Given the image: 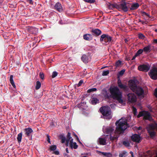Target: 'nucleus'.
Here are the masks:
<instances>
[{
  "label": "nucleus",
  "instance_id": "f257e3e1",
  "mask_svg": "<svg viewBox=\"0 0 157 157\" xmlns=\"http://www.w3.org/2000/svg\"><path fill=\"white\" fill-rule=\"evenodd\" d=\"M115 125L116 128L113 136L111 134L114 130V127H107L105 128V130L104 128H103L104 132H105L107 134H110V139L112 141H117L120 135L123 134L127 128L129 127L126 120H124L123 118L117 120L115 123Z\"/></svg>",
  "mask_w": 157,
  "mask_h": 157
},
{
  "label": "nucleus",
  "instance_id": "f03ea898",
  "mask_svg": "<svg viewBox=\"0 0 157 157\" xmlns=\"http://www.w3.org/2000/svg\"><path fill=\"white\" fill-rule=\"evenodd\" d=\"M109 94L106 89H103L102 90V94L106 99H113L117 101L120 103H122L123 100L122 99V94L118 86H111L109 89Z\"/></svg>",
  "mask_w": 157,
  "mask_h": 157
},
{
  "label": "nucleus",
  "instance_id": "7ed1b4c3",
  "mask_svg": "<svg viewBox=\"0 0 157 157\" xmlns=\"http://www.w3.org/2000/svg\"><path fill=\"white\" fill-rule=\"evenodd\" d=\"M138 81L136 78L131 79L128 82L129 88L132 91L139 97H144V91L141 86H137Z\"/></svg>",
  "mask_w": 157,
  "mask_h": 157
},
{
  "label": "nucleus",
  "instance_id": "20e7f679",
  "mask_svg": "<svg viewBox=\"0 0 157 157\" xmlns=\"http://www.w3.org/2000/svg\"><path fill=\"white\" fill-rule=\"evenodd\" d=\"M99 110L103 116L102 117L101 116V117L108 120L112 118L111 111L109 107L108 106L101 107L100 108Z\"/></svg>",
  "mask_w": 157,
  "mask_h": 157
},
{
  "label": "nucleus",
  "instance_id": "39448f33",
  "mask_svg": "<svg viewBox=\"0 0 157 157\" xmlns=\"http://www.w3.org/2000/svg\"><path fill=\"white\" fill-rule=\"evenodd\" d=\"M130 6V3L124 1L118 4V6L117 7L119 10H122L124 12H126L128 10Z\"/></svg>",
  "mask_w": 157,
  "mask_h": 157
},
{
  "label": "nucleus",
  "instance_id": "423d86ee",
  "mask_svg": "<svg viewBox=\"0 0 157 157\" xmlns=\"http://www.w3.org/2000/svg\"><path fill=\"white\" fill-rule=\"evenodd\" d=\"M144 116L145 119L150 121H153V119L150 113L148 111H140L137 115V117L139 118Z\"/></svg>",
  "mask_w": 157,
  "mask_h": 157
},
{
  "label": "nucleus",
  "instance_id": "0eeeda50",
  "mask_svg": "<svg viewBox=\"0 0 157 157\" xmlns=\"http://www.w3.org/2000/svg\"><path fill=\"white\" fill-rule=\"evenodd\" d=\"M112 37L107 34H103L102 35L100 38V41L101 42H104V44H109L111 41Z\"/></svg>",
  "mask_w": 157,
  "mask_h": 157
},
{
  "label": "nucleus",
  "instance_id": "6e6552de",
  "mask_svg": "<svg viewBox=\"0 0 157 157\" xmlns=\"http://www.w3.org/2000/svg\"><path fill=\"white\" fill-rule=\"evenodd\" d=\"M148 74L152 79H157V67H155L151 69Z\"/></svg>",
  "mask_w": 157,
  "mask_h": 157
},
{
  "label": "nucleus",
  "instance_id": "1a4fd4ad",
  "mask_svg": "<svg viewBox=\"0 0 157 157\" xmlns=\"http://www.w3.org/2000/svg\"><path fill=\"white\" fill-rule=\"evenodd\" d=\"M118 87L121 89H123L125 91H128L129 90V88L126 85L122 83L119 78H118L117 82Z\"/></svg>",
  "mask_w": 157,
  "mask_h": 157
},
{
  "label": "nucleus",
  "instance_id": "9d476101",
  "mask_svg": "<svg viewBox=\"0 0 157 157\" xmlns=\"http://www.w3.org/2000/svg\"><path fill=\"white\" fill-rule=\"evenodd\" d=\"M150 67L149 64H143L138 66V69L140 71L147 72L149 70Z\"/></svg>",
  "mask_w": 157,
  "mask_h": 157
},
{
  "label": "nucleus",
  "instance_id": "9b49d317",
  "mask_svg": "<svg viewBox=\"0 0 157 157\" xmlns=\"http://www.w3.org/2000/svg\"><path fill=\"white\" fill-rule=\"evenodd\" d=\"M128 100L131 102H134L136 101V95L133 93H129L127 94Z\"/></svg>",
  "mask_w": 157,
  "mask_h": 157
},
{
  "label": "nucleus",
  "instance_id": "f8f14e48",
  "mask_svg": "<svg viewBox=\"0 0 157 157\" xmlns=\"http://www.w3.org/2000/svg\"><path fill=\"white\" fill-rule=\"evenodd\" d=\"M53 9L61 13L63 11V9L61 3L57 2L54 5Z\"/></svg>",
  "mask_w": 157,
  "mask_h": 157
},
{
  "label": "nucleus",
  "instance_id": "ddd939ff",
  "mask_svg": "<svg viewBox=\"0 0 157 157\" xmlns=\"http://www.w3.org/2000/svg\"><path fill=\"white\" fill-rule=\"evenodd\" d=\"M131 139L132 141L138 143H139L140 141L141 137L140 135L137 134H132L131 136Z\"/></svg>",
  "mask_w": 157,
  "mask_h": 157
},
{
  "label": "nucleus",
  "instance_id": "4468645a",
  "mask_svg": "<svg viewBox=\"0 0 157 157\" xmlns=\"http://www.w3.org/2000/svg\"><path fill=\"white\" fill-rule=\"evenodd\" d=\"M91 32L92 36H97L100 35L102 33L101 31L98 29H93Z\"/></svg>",
  "mask_w": 157,
  "mask_h": 157
},
{
  "label": "nucleus",
  "instance_id": "2eb2a0df",
  "mask_svg": "<svg viewBox=\"0 0 157 157\" xmlns=\"http://www.w3.org/2000/svg\"><path fill=\"white\" fill-rule=\"evenodd\" d=\"M78 107L81 109L86 110L87 108V105L86 104V102L83 101V100L80 103L78 104L76 107Z\"/></svg>",
  "mask_w": 157,
  "mask_h": 157
},
{
  "label": "nucleus",
  "instance_id": "dca6fc26",
  "mask_svg": "<svg viewBox=\"0 0 157 157\" xmlns=\"http://www.w3.org/2000/svg\"><path fill=\"white\" fill-rule=\"evenodd\" d=\"M28 30L29 33L32 34H36L38 32V29L34 27H30Z\"/></svg>",
  "mask_w": 157,
  "mask_h": 157
},
{
  "label": "nucleus",
  "instance_id": "f3484780",
  "mask_svg": "<svg viewBox=\"0 0 157 157\" xmlns=\"http://www.w3.org/2000/svg\"><path fill=\"white\" fill-rule=\"evenodd\" d=\"M130 7L129 8L130 10H136L139 6V5L138 3H130Z\"/></svg>",
  "mask_w": 157,
  "mask_h": 157
},
{
  "label": "nucleus",
  "instance_id": "a211bd4d",
  "mask_svg": "<svg viewBox=\"0 0 157 157\" xmlns=\"http://www.w3.org/2000/svg\"><path fill=\"white\" fill-rule=\"evenodd\" d=\"M143 49V52H144L146 54L149 53L152 50L151 45L150 44L144 47Z\"/></svg>",
  "mask_w": 157,
  "mask_h": 157
},
{
  "label": "nucleus",
  "instance_id": "6ab92c4d",
  "mask_svg": "<svg viewBox=\"0 0 157 157\" xmlns=\"http://www.w3.org/2000/svg\"><path fill=\"white\" fill-rule=\"evenodd\" d=\"M25 135L27 136H29L33 132V129L30 128H26L24 129Z\"/></svg>",
  "mask_w": 157,
  "mask_h": 157
},
{
  "label": "nucleus",
  "instance_id": "aec40b11",
  "mask_svg": "<svg viewBox=\"0 0 157 157\" xmlns=\"http://www.w3.org/2000/svg\"><path fill=\"white\" fill-rule=\"evenodd\" d=\"M92 35L90 34H86L83 35V39L86 40H91L93 39Z\"/></svg>",
  "mask_w": 157,
  "mask_h": 157
},
{
  "label": "nucleus",
  "instance_id": "412c9836",
  "mask_svg": "<svg viewBox=\"0 0 157 157\" xmlns=\"http://www.w3.org/2000/svg\"><path fill=\"white\" fill-rule=\"evenodd\" d=\"M147 131L151 137H154L155 136L156 133L154 129L151 128H147Z\"/></svg>",
  "mask_w": 157,
  "mask_h": 157
},
{
  "label": "nucleus",
  "instance_id": "4be33fe9",
  "mask_svg": "<svg viewBox=\"0 0 157 157\" xmlns=\"http://www.w3.org/2000/svg\"><path fill=\"white\" fill-rule=\"evenodd\" d=\"M81 59L84 63H86L88 62L89 56L88 55L83 54L81 57Z\"/></svg>",
  "mask_w": 157,
  "mask_h": 157
},
{
  "label": "nucleus",
  "instance_id": "5701e85b",
  "mask_svg": "<svg viewBox=\"0 0 157 157\" xmlns=\"http://www.w3.org/2000/svg\"><path fill=\"white\" fill-rule=\"evenodd\" d=\"M98 142L101 145H105L106 144V140L104 138L100 137L98 139Z\"/></svg>",
  "mask_w": 157,
  "mask_h": 157
},
{
  "label": "nucleus",
  "instance_id": "b1692460",
  "mask_svg": "<svg viewBox=\"0 0 157 157\" xmlns=\"http://www.w3.org/2000/svg\"><path fill=\"white\" fill-rule=\"evenodd\" d=\"M118 6V4H109L108 5V8L109 10H112L114 8H116L118 9L117 7Z\"/></svg>",
  "mask_w": 157,
  "mask_h": 157
},
{
  "label": "nucleus",
  "instance_id": "393cba45",
  "mask_svg": "<svg viewBox=\"0 0 157 157\" xmlns=\"http://www.w3.org/2000/svg\"><path fill=\"white\" fill-rule=\"evenodd\" d=\"M91 102L92 104L95 105L98 103H99V100L96 98L93 97L91 98Z\"/></svg>",
  "mask_w": 157,
  "mask_h": 157
},
{
  "label": "nucleus",
  "instance_id": "a878e982",
  "mask_svg": "<svg viewBox=\"0 0 157 157\" xmlns=\"http://www.w3.org/2000/svg\"><path fill=\"white\" fill-rule=\"evenodd\" d=\"M13 75H11L10 76V83L12 85V86L14 88H16V86L14 83V81L13 80Z\"/></svg>",
  "mask_w": 157,
  "mask_h": 157
},
{
  "label": "nucleus",
  "instance_id": "bb28decb",
  "mask_svg": "<svg viewBox=\"0 0 157 157\" xmlns=\"http://www.w3.org/2000/svg\"><path fill=\"white\" fill-rule=\"evenodd\" d=\"M102 155L106 157H112L113 156L112 154L110 152H103L100 151Z\"/></svg>",
  "mask_w": 157,
  "mask_h": 157
},
{
  "label": "nucleus",
  "instance_id": "cd10ccee",
  "mask_svg": "<svg viewBox=\"0 0 157 157\" xmlns=\"http://www.w3.org/2000/svg\"><path fill=\"white\" fill-rule=\"evenodd\" d=\"M22 133L21 132L17 135V139L19 143L21 142L22 138Z\"/></svg>",
  "mask_w": 157,
  "mask_h": 157
},
{
  "label": "nucleus",
  "instance_id": "c85d7f7f",
  "mask_svg": "<svg viewBox=\"0 0 157 157\" xmlns=\"http://www.w3.org/2000/svg\"><path fill=\"white\" fill-rule=\"evenodd\" d=\"M59 138L61 140V142L62 143H64L65 142L66 140V138L63 135L60 134L59 136Z\"/></svg>",
  "mask_w": 157,
  "mask_h": 157
},
{
  "label": "nucleus",
  "instance_id": "c756f323",
  "mask_svg": "<svg viewBox=\"0 0 157 157\" xmlns=\"http://www.w3.org/2000/svg\"><path fill=\"white\" fill-rule=\"evenodd\" d=\"M41 85V84L40 82L39 81H37L36 83V85L35 86V89L36 90L39 89L40 88Z\"/></svg>",
  "mask_w": 157,
  "mask_h": 157
},
{
  "label": "nucleus",
  "instance_id": "7c9ffc66",
  "mask_svg": "<svg viewBox=\"0 0 157 157\" xmlns=\"http://www.w3.org/2000/svg\"><path fill=\"white\" fill-rule=\"evenodd\" d=\"M127 153V152L126 151H124L120 153L119 156V157H125L127 156L126 155Z\"/></svg>",
  "mask_w": 157,
  "mask_h": 157
},
{
  "label": "nucleus",
  "instance_id": "2f4dec72",
  "mask_svg": "<svg viewBox=\"0 0 157 157\" xmlns=\"http://www.w3.org/2000/svg\"><path fill=\"white\" fill-rule=\"evenodd\" d=\"M57 146L55 145H50L49 147V149L50 151H54L56 149Z\"/></svg>",
  "mask_w": 157,
  "mask_h": 157
},
{
  "label": "nucleus",
  "instance_id": "473e14b6",
  "mask_svg": "<svg viewBox=\"0 0 157 157\" xmlns=\"http://www.w3.org/2000/svg\"><path fill=\"white\" fill-rule=\"evenodd\" d=\"M125 70V69H123L121 71H120L118 73V76L119 77V76H121L124 74Z\"/></svg>",
  "mask_w": 157,
  "mask_h": 157
},
{
  "label": "nucleus",
  "instance_id": "72a5a7b5",
  "mask_svg": "<svg viewBox=\"0 0 157 157\" xmlns=\"http://www.w3.org/2000/svg\"><path fill=\"white\" fill-rule=\"evenodd\" d=\"M151 128L154 129L155 128H157V123L155 122L154 124H151L149 125Z\"/></svg>",
  "mask_w": 157,
  "mask_h": 157
},
{
  "label": "nucleus",
  "instance_id": "f704fd0d",
  "mask_svg": "<svg viewBox=\"0 0 157 157\" xmlns=\"http://www.w3.org/2000/svg\"><path fill=\"white\" fill-rule=\"evenodd\" d=\"M143 52V50L140 49H139L135 53V54L138 56H139L140 54H142Z\"/></svg>",
  "mask_w": 157,
  "mask_h": 157
},
{
  "label": "nucleus",
  "instance_id": "c9c22d12",
  "mask_svg": "<svg viewBox=\"0 0 157 157\" xmlns=\"http://www.w3.org/2000/svg\"><path fill=\"white\" fill-rule=\"evenodd\" d=\"M122 61L120 60L117 61L115 63V66L116 67H118L121 64Z\"/></svg>",
  "mask_w": 157,
  "mask_h": 157
},
{
  "label": "nucleus",
  "instance_id": "e433bc0d",
  "mask_svg": "<svg viewBox=\"0 0 157 157\" xmlns=\"http://www.w3.org/2000/svg\"><path fill=\"white\" fill-rule=\"evenodd\" d=\"M96 90H97V88H94L88 89L87 91V92L88 93H90L92 92L95 91Z\"/></svg>",
  "mask_w": 157,
  "mask_h": 157
},
{
  "label": "nucleus",
  "instance_id": "4c0bfd02",
  "mask_svg": "<svg viewBox=\"0 0 157 157\" xmlns=\"http://www.w3.org/2000/svg\"><path fill=\"white\" fill-rule=\"evenodd\" d=\"M138 37L139 39H144L145 37V36L141 33L138 34Z\"/></svg>",
  "mask_w": 157,
  "mask_h": 157
},
{
  "label": "nucleus",
  "instance_id": "58836bf2",
  "mask_svg": "<svg viewBox=\"0 0 157 157\" xmlns=\"http://www.w3.org/2000/svg\"><path fill=\"white\" fill-rule=\"evenodd\" d=\"M123 144L125 146L128 147L130 146V143L128 141H124L123 142Z\"/></svg>",
  "mask_w": 157,
  "mask_h": 157
},
{
  "label": "nucleus",
  "instance_id": "ea45409f",
  "mask_svg": "<svg viewBox=\"0 0 157 157\" xmlns=\"http://www.w3.org/2000/svg\"><path fill=\"white\" fill-rule=\"evenodd\" d=\"M109 73V70L104 71L102 72V75L103 76H106Z\"/></svg>",
  "mask_w": 157,
  "mask_h": 157
},
{
  "label": "nucleus",
  "instance_id": "a19ab883",
  "mask_svg": "<svg viewBox=\"0 0 157 157\" xmlns=\"http://www.w3.org/2000/svg\"><path fill=\"white\" fill-rule=\"evenodd\" d=\"M86 2L90 3H94L95 2V0H83Z\"/></svg>",
  "mask_w": 157,
  "mask_h": 157
},
{
  "label": "nucleus",
  "instance_id": "79ce46f5",
  "mask_svg": "<svg viewBox=\"0 0 157 157\" xmlns=\"http://www.w3.org/2000/svg\"><path fill=\"white\" fill-rule=\"evenodd\" d=\"M58 75V73L56 71H54L52 72V77L54 78L56 77Z\"/></svg>",
  "mask_w": 157,
  "mask_h": 157
},
{
  "label": "nucleus",
  "instance_id": "37998d69",
  "mask_svg": "<svg viewBox=\"0 0 157 157\" xmlns=\"http://www.w3.org/2000/svg\"><path fill=\"white\" fill-rule=\"evenodd\" d=\"M46 136L47 137V141L48 142V143L50 144H51V140H50V136L48 134H47L46 135Z\"/></svg>",
  "mask_w": 157,
  "mask_h": 157
},
{
  "label": "nucleus",
  "instance_id": "c03bdc74",
  "mask_svg": "<svg viewBox=\"0 0 157 157\" xmlns=\"http://www.w3.org/2000/svg\"><path fill=\"white\" fill-rule=\"evenodd\" d=\"M39 76L40 78H41L42 80L44 79V75L43 73L41 72H40Z\"/></svg>",
  "mask_w": 157,
  "mask_h": 157
},
{
  "label": "nucleus",
  "instance_id": "a18cd8bd",
  "mask_svg": "<svg viewBox=\"0 0 157 157\" xmlns=\"http://www.w3.org/2000/svg\"><path fill=\"white\" fill-rule=\"evenodd\" d=\"M73 148H74L75 149H77L78 147V145H77V143L75 142H74L73 143Z\"/></svg>",
  "mask_w": 157,
  "mask_h": 157
},
{
  "label": "nucleus",
  "instance_id": "49530a36",
  "mask_svg": "<svg viewBox=\"0 0 157 157\" xmlns=\"http://www.w3.org/2000/svg\"><path fill=\"white\" fill-rule=\"evenodd\" d=\"M73 139H72V138L70 140V146L71 147V148H72V149L73 148V143H74L73 142Z\"/></svg>",
  "mask_w": 157,
  "mask_h": 157
},
{
  "label": "nucleus",
  "instance_id": "de8ad7c7",
  "mask_svg": "<svg viewBox=\"0 0 157 157\" xmlns=\"http://www.w3.org/2000/svg\"><path fill=\"white\" fill-rule=\"evenodd\" d=\"M141 13L143 14V15H146L148 17H150V15L144 11H141Z\"/></svg>",
  "mask_w": 157,
  "mask_h": 157
},
{
  "label": "nucleus",
  "instance_id": "09e8293b",
  "mask_svg": "<svg viewBox=\"0 0 157 157\" xmlns=\"http://www.w3.org/2000/svg\"><path fill=\"white\" fill-rule=\"evenodd\" d=\"M133 111L134 112V114L135 115H136L137 114V109L134 107H133Z\"/></svg>",
  "mask_w": 157,
  "mask_h": 157
},
{
  "label": "nucleus",
  "instance_id": "8fccbe9b",
  "mask_svg": "<svg viewBox=\"0 0 157 157\" xmlns=\"http://www.w3.org/2000/svg\"><path fill=\"white\" fill-rule=\"evenodd\" d=\"M116 106V105L115 104H112L110 105V107L113 109H114Z\"/></svg>",
  "mask_w": 157,
  "mask_h": 157
},
{
  "label": "nucleus",
  "instance_id": "3c124183",
  "mask_svg": "<svg viewBox=\"0 0 157 157\" xmlns=\"http://www.w3.org/2000/svg\"><path fill=\"white\" fill-rule=\"evenodd\" d=\"M83 82L82 80H81L79 81L78 83V86H80L82 85Z\"/></svg>",
  "mask_w": 157,
  "mask_h": 157
},
{
  "label": "nucleus",
  "instance_id": "603ef678",
  "mask_svg": "<svg viewBox=\"0 0 157 157\" xmlns=\"http://www.w3.org/2000/svg\"><path fill=\"white\" fill-rule=\"evenodd\" d=\"M154 95L155 97L157 98V87L155 89Z\"/></svg>",
  "mask_w": 157,
  "mask_h": 157
},
{
  "label": "nucleus",
  "instance_id": "864d4df0",
  "mask_svg": "<svg viewBox=\"0 0 157 157\" xmlns=\"http://www.w3.org/2000/svg\"><path fill=\"white\" fill-rule=\"evenodd\" d=\"M67 138L71 139L72 137L71 136V133L70 132H68L67 135Z\"/></svg>",
  "mask_w": 157,
  "mask_h": 157
},
{
  "label": "nucleus",
  "instance_id": "5fc2aeb1",
  "mask_svg": "<svg viewBox=\"0 0 157 157\" xmlns=\"http://www.w3.org/2000/svg\"><path fill=\"white\" fill-rule=\"evenodd\" d=\"M27 2L30 4H33L32 0H27Z\"/></svg>",
  "mask_w": 157,
  "mask_h": 157
},
{
  "label": "nucleus",
  "instance_id": "6e6d98bb",
  "mask_svg": "<svg viewBox=\"0 0 157 157\" xmlns=\"http://www.w3.org/2000/svg\"><path fill=\"white\" fill-rule=\"evenodd\" d=\"M71 139L67 138V139L66 138V143L67 144H68L69 143L70 141V140Z\"/></svg>",
  "mask_w": 157,
  "mask_h": 157
},
{
  "label": "nucleus",
  "instance_id": "4d7b16f0",
  "mask_svg": "<svg viewBox=\"0 0 157 157\" xmlns=\"http://www.w3.org/2000/svg\"><path fill=\"white\" fill-rule=\"evenodd\" d=\"M59 23L60 24L63 25L64 24V22L61 20H59Z\"/></svg>",
  "mask_w": 157,
  "mask_h": 157
},
{
  "label": "nucleus",
  "instance_id": "13d9d810",
  "mask_svg": "<svg viewBox=\"0 0 157 157\" xmlns=\"http://www.w3.org/2000/svg\"><path fill=\"white\" fill-rule=\"evenodd\" d=\"M77 140L78 141V142H79V143L82 144L83 146V144H82V143L80 141L78 137V138H76Z\"/></svg>",
  "mask_w": 157,
  "mask_h": 157
},
{
  "label": "nucleus",
  "instance_id": "bf43d9fd",
  "mask_svg": "<svg viewBox=\"0 0 157 157\" xmlns=\"http://www.w3.org/2000/svg\"><path fill=\"white\" fill-rule=\"evenodd\" d=\"M157 39H154L153 40V44H157Z\"/></svg>",
  "mask_w": 157,
  "mask_h": 157
},
{
  "label": "nucleus",
  "instance_id": "052dcab7",
  "mask_svg": "<svg viewBox=\"0 0 157 157\" xmlns=\"http://www.w3.org/2000/svg\"><path fill=\"white\" fill-rule=\"evenodd\" d=\"M54 153L55 155H59V152L58 151H55Z\"/></svg>",
  "mask_w": 157,
  "mask_h": 157
},
{
  "label": "nucleus",
  "instance_id": "680f3d73",
  "mask_svg": "<svg viewBox=\"0 0 157 157\" xmlns=\"http://www.w3.org/2000/svg\"><path fill=\"white\" fill-rule=\"evenodd\" d=\"M137 56H138L136 54H135V55L133 57L132 59V60H133L135 59H136V57H137Z\"/></svg>",
  "mask_w": 157,
  "mask_h": 157
},
{
  "label": "nucleus",
  "instance_id": "e2e57ef3",
  "mask_svg": "<svg viewBox=\"0 0 157 157\" xmlns=\"http://www.w3.org/2000/svg\"><path fill=\"white\" fill-rule=\"evenodd\" d=\"M54 12L53 11H52L50 12L49 13V15H52L54 14Z\"/></svg>",
  "mask_w": 157,
  "mask_h": 157
},
{
  "label": "nucleus",
  "instance_id": "0e129e2a",
  "mask_svg": "<svg viewBox=\"0 0 157 157\" xmlns=\"http://www.w3.org/2000/svg\"><path fill=\"white\" fill-rule=\"evenodd\" d=\"M130 153L132 155V157H133L134 156L133 153V152H132V151H131L130 152Z\"/></svg>",
  "mask_w": 157,
  "mask_h": 157
},
{
  "label": "nucleus",
  "instance_id": "69168bd1",
  "mask_svg": "<svg viewBox=\"0 0 157 157\" xmlns=\"http://www.w3.org/2000/svg\"><path fill=\"white\" fill-rule=\"evenodd\" d=\"M67 108V106H63V107H62V109H66Z\"/></svg>",
  "mask_w": 157,
  "mask_h": 157
},
{
  "label": "nucleus",
  "instance_id": "338daca9",
  "mask_svg": "<svg viewBox=\"0 0 157 157\" xmlns=\"http://www.w3.org/2000/svg\"><path fill=\"white\" fill-rule=\"evenodd\" d=\"M73 135L76 138L78 137L77 135L75 132H74Z\"/></svg>",
  "mask_w": 157,
  "mask_h": 157
},
{
  "label": "nucleus",
  "instance_id": "774afa93",
  "mask_svg": "<svg viewBox=\"0 0 157 157\" xmlns=\"http://www.w3.org/2000/svg\"><path fill=\"white\" fill-rule=\"evenodd\" d=\"M147 154H150L151 153V151L150 150H148V151H147Z\"/></svg>",
  "mask_w": 157,
  "mask_h": 157
}]
</instances>
